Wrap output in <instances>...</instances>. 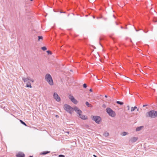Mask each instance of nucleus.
Returning a JSON list of instances; mask_svg holds the SVG:
<instances>
[{"instance_id": "9d476101", "label": "nucleus", "mask_w": 157, "mask_h": 157, "mask_svg": "<svg viewBox=\"0 0 157 157\" xmlns=\"http://www.w3.org/2000/svg\"><path fill=\"white\" fill-rule=\"evenodd\" d=\"M78 116L80 118L83 120H85L87 119V117L86 116L84 115H82V113L79 114Z\"/></svg>"}, {"instance_id": "473e14b6", "label": "nucleus", "mask_w": 157, "mask_h": 157, "mask_svg": "<svg viewBox=\"0 0 157 157\" xmlns=\"http://www.w3.org/2000/svg\"><path fill=\"white\" fill-rule=\"evenodd\" d=\"M96 54L98 56H99V55L98 54V53H96Z\"/></svg>"}, {"instance_id": "b1692460", "label": "nucleus", "mask_w": 157, "mask_h": 157, "mask_svg": "<svg viewBox=\"0 0 157 157\" xmlns=\"http://www.w3.org/2000/svg\"><path fill=\"white\" fill-rule=\"evenodd\" d=\"M125 77L127 78V80H128V81H129V80L132 81V80L131 79H130L128 78L127 77L125 76Z\"/></svg>"}, {"instance_id": "393cba45", "label": "nucleus", "mask_w": 157, "mask_h": 157, "mask_svg": "<svg viewBox=\"0 0 157 157\" xmlns=\"http://www.w3.org/2000/svg\"><path fill=\"white\" fill-rule=\"evenodd\" d=\"M135 110V109L134 108V107H132L131 108V112H133V111H134Z\"/></svg>"}, {"instance_id": "a18cd8bd", "label": "nucleus", "mask_w": 157, "mask_h": 157, "mask_svg": "<svg viewBox=\"0 0 157 157\" xmlns=\"http://www.w3.org/2000/svg\"><path fill=\"white\" fill-rule=\"evenodd\" d=\"M137 110V111H139V109H138Z\"/></svg>"}, {"instance_id": "a19ab883", "label": "nucleus", "mask_w": 157, "mask_h": 157, "mask_svg": "<svg viewBox=\"0 0 157 157\" xmlns=\"http://www.w3.org/2000/svg\"><path fill=\"white\" fill-rule=\"evenodd\" d=\"M143 71V70H142V71H140V72H142Z\"/></svg>"}, {"instance_id": "72a5a7b5", "label": "nucleus", "mask_w": 157, "mask_h": 157, "mask_svg": "<svg viewBox=\"0 0 157 157\" xmlns=\"http://www.w3.org/2000/svg\"><path fill=\"white\" fill-rule=\"evenodd\" d=\"M154 22H156V21H157V20H154Z\"/></svg>"}, {"instance_id": "2eb2a0df", "label": "nucleus", "mask_w": 157, "mask_h": 157, "mask_svg": "<svg viewBox=\"0 0 157 157\" xmlns=\"http://www.w3.org/2000/svg\"><path fill=\"white\" fill-rule=\"evenodd\" d=\"M86 105L88 107L91 108L92 107V106L88 102L86 101Z\"/></svg>"}, {"instance_id": "412c9836", "label": "nucleus", "mask_w": 157, "mask_h": 157, "mask_svg": "<svg viewBox=\"0 0 157 157\" xmlns=\"http://www.w3.org/2000/svg\"><path fill=\"white\" fill-rule=\"evenodd\" d=\"M41 49L43 51H45L47 49V48L45 47H43L41 48Z\"/></svg>"}, {"instance_id": "f8f14e48", "label": "nucleus", "mask_w": 157, "mask_h": 157, "mask_svg": "<svg viewBox=\"0 0 157 157\" xmlns=\"http://www.w3.org/2000/svg\"><path fill=\"white\" fill-rule=\"evenodd\" d=\"M144 128V126H142L140 127H138L136 128V132L139 131L143 129Z\"/></svg>"}, {"instance_id": "4be33fe9", "label": "nucleus", "mask_w": 157, "mask_h": 157, "mask_svg": "<svg viewBox=\"0 0 157 157\" xmlns=\"http://www.w3.org/2000/svg\"><path fill=\"white\" fill-rule=\"evenodd\" d=\"M43 37L42 36H38V40H40L42 39Z\"/></svg>"}, {"instance_id": "7c9ffc66", "label": "nucleus", "mask_w": 157, "mask_h": 157, "mask_svg": "<svg viewBox=\"0 0 157 157\" xmlns=\"http://www.w3.org/2000/svg\"><path fill=\"white\" fill-rule=\"evenodd\" d=\"M127 107H128V110H129V107L128 105Z\"/></svg>"}, {"instance_id": "39448f33", "label": "nucleus", "mask_w": 157, "mask_h": 157, "mask_svg": "<svg viewBox=\"0 0 157 157\" xmlns=\"http://www.w3.org/2000/svg\"><path fill=\"white\" fill-rule=\"evenodd\" d=\"M68 98L75 104L76 105L78 103V101L71 94L69 95H68Z\"/></svg>"}, {"instance_id": "49530a36", "label": "nucleus", "mask_w": 157, "mask_h": 157, "mask_svg": "<svg viewBox=\"0 0 157 157\" xmlns=\"http://www.w3.org/2000/svg\"><path fill=\"white\" fill-rule=\"evenodd\" d=\"M31 1H32L33 0H30Z\"/></svg>"}, {"instance_id": "bb28decb", "label": "nucleus", "mask_w": 157, "mask_h": 157, "mask_svg": "<svg viewBox=\"0 0 157 157\" xmlns=\"http://www.w3.org/2000/svg\"><path fill=\"white\" fill-rule=\"evenodd\" d=\"M83 87L85 88H86L87 87V86H86V84H83Z\"/></svg>"}, {"instance_id": "f3484780", "label": "nucleus", "mask_w": 157, "mask_h": 157, "mask_svg": "<svg viewBox=\"0 0 157 157\" xmlns=\"http://www.w3.org/2000/svg\"><path fill=\"white\" fill-rule=\"evenodd\" d=\"M103 135L105 137H107L109 135V134L107 132H106L104 133Z\"/></svg>"}, {"instance_id": "4c0bfd02", "label": "nucleus", "mask_w": 157, "mask_h": 157, "mask_svg": "<svg viewBox=\"0 0 157 157\" xmlns=\"http://www.w3.org/2000/svg\"><path fill=\"white\" fill-rule=\"evenodd\" d=\"M67 132L68 134H69V132Z\"/></svg>"}, {"instance_id": "a878e982", "label": "nucleus", "mask_w": 157, "mask_h": 157, "mask_svg": "<svg viewBox=\"0 0 157 157\" xmlns=\"http://www.w3.org/2000/svg\"><path fill=\"white\" fill-rule=\"evenodd\" d=\"M59 157H64L65 156L64 155H59Z\"/></svg>"}, {"instance_id": "c03bdc74", "label": "nucleus", "mask_w": 157, "mask_h": 157, "mask_svg": "<svg viewBox=\"0 0 157 157\" xmlns=\"http://www.w3.org/2000/svg\"><path fill=\"white\" fill-rule=\"evenodd\" d=\"M92 76H94V74H93Z\"/></svg>"}, {"instance_id": "f257e3e1", "label": "nucleus", "mask_w": 157, "mask_h": 157, "mask_svg": "<svg viewBox=\"0 0 157 157\" xmlns=\"http://www.w3.org/2000/svg\"><path fill=\"white\" fill-rule=\"evenodd\" d=\"M45 81L51 86L54 85V82L51 75L49 74H47L45 76Z\"/></svg>"}, {"instance_id": "f03ea898", "label": "nucleus", "mask_w": 157, "mask_h": 157, "mask_svg": "<svg viewBox=\"0 0 157 157\" xmlns=\"http://www.w3.org/2000/svg\"><path fill=\"white\" fill-rule=\"evenodd\" d=\"M146 116L147 117L155 118L157 117V111L155 110L150 111L146 113Z\"/></svg>"}, {"instance_id": "37998d69", "label": "nucleus", "mask_w": 157, "mask_h": 157, "mask_svg": "<svg viewBox=\"0 0 157 157\" xmlns=\"http://www.w3.org/2000/svg\"><path fill=\"white\" fill-rule=\"evenodd\" d=\"M154 85H155V86H157V85L154 84Z\"/></svg>"}, {"instance_id": "aec40b11", "label": "nucleus", "mask_w": 157, "mask_h": 157, "mask_svg": "<svg viewBox=\"0 0 157 157\" xmlns=\"http://www.w3.org/2000/svg\"><path fill=\"white\" fill-rule=\"evenodd\" d=\"M20 121L22 124L24 125L25 126H27V125L22 120H20Z\"/></svg>"}, {"instance_id": "ddd939ff", "label": "nucleus", "mask_w": 157, "mask_h": 157, "mask_svg": "<svg viewBox=\"0 0 157 157\" xmlns=\"http://www.w3.org/2000/svg\"><path fill=\"white\" fill-rule=\"evenodd\" d=\"M22 79L24 82H26L30 80V78L29 77L22 78Z\"/></svg>"}, {"instance_id": "cd10ccee", "label": "nucleus", "mask_w": 157, "mask_h": 157, "mask_svg": "<svg viewBox=\"0 0 157 157\" xmlns=\"http://www.w3.org/2000/svg\"><path fill=\"white\" fill-rule=\"evenodd\" d=\"M29 81H31V82H34V80L33 79H31L30 78V80H29Z\"/></svg>"}, {"instance_id": "20e7f679", "label": "nucleus", "mask_w": 157, "mask_h": 157, "mask_svg": "<svg viewBox=\"0 0 157 157\" xmlns=\"http://www.w3.org/2000/svg\"><path fill=\"white\" fill-rule=\"evenodd\" d=\"M63 108L65 110L70 114H71L72 113L73 108L70 105L65 104L64 105Z\"/></svg>"}, {"instance_id": "f704fd0d", "label": "nucleus", "mask_w": 157, "mask_h": 157, "mask_svg": "<svg viewBox=\"0 0 157 157\" xmlns=\"http://www.w3.org/2000/svg\"><path fill=\"white\" fill-rule=\"evenodd\" d=\"M96 78L98 80H99V79L97 78V76L96 77Z\"/></svg>"}, {"instance_id": "9b49d317", "label": "nucleus", "mask_w": 157, "mask_h": 157, "mask_svg": "<svg viewBox=\"0 0 157 157\" xmlns=\"http://www.w3.org/2000/svg\"><path fill=\"white\" fill-rule=\"evenodd\" d=\"M16 156L17 157H24L25 155L22 152H19L17 154Z\"/></svg>"}, {"instance_id": "79ce46f5", "label": "nucleus", "mask_w": 157, "mask_h": 157, "mask_svg": "<svg viewBox=\"0 0 157 157\" xmlns=\"http://www.w3.org/2000/svg\"><path fill=\"white\" fill-rule=\"evenodd\" d=\"M143 71V70H142V71H140V72H142Z\"/></svg>"}, {"instance_id": "5701e85b", "label": "nucleus", "mask_w": 157, "mask_h": 157, "mask_svg": "<svg viewBox=\"0 0 157 157\" xmlns=\"http://www.w3.org/2000/svg\"><path fill=\"white\" fill-rule=\"evenodd\" d=\"M47 52L48 53V54H50V55L52 54V52L50 51H47Z\"/></svg>"}, {"instance_id": "6e6552de", "label": "nucleus", "mask_w": 157, "mask_h": 157, "mask_svg": "<svg viewBox=\"0 0 157 157\" xmlns=\"http://www.w3.org/2000/svg\"><path fill=\"white\" fill-rule=\"evenodd\" d=\"M74 111H75L78 115L82 113V111L76 106L73 108V112Z\"/></svg>"}, {"instance_id": "2f4dec72", "label": "nucleus", "mask_w": 157, "mask_h": 157, "mask_svg": "<svg viewBox=\"0 0 157 157\" xmlns=\"http://www.w3.org/2000/svg\"><path fill=\"white\" fill-rule=\"evenodd\" d=\"M147 105H143V107H145Z\"/></svg>"}, {"instance_id": "e433bc0d", "label": "nucleus", "mask_w": 157, "mask_h": 157, "mask_svg": "<svg viewBox=\"0 0 157 157\" xmlns=\"http://www.w3.org/2000/svg\"><path fill=\"white\" fill-rule=\"evenodd\" d=\"M105 98H107V95H105Z\"/></svg>"}, {"instance_id": "6ab92c4d", "label": "nucleus", "mask_w": 157, "mask_h": 157, "mask_svg": "<svg viewBox=\"0 0 157 157\" xmlns=\"http://www.w3.org/2000/svg\"><path fill=\"white\" fill-rule=\"evenodd\" d=\"M49 153V151H45V152H43L42 154H43V155H45L47 154H48V153Z\"/></svg>"}, {"instance_id": "c756f323", "label": "nucleus", "mask_w": 157, "mask_h": 157, "mask_svg": "<svg viewBox=\"0 0 157 157\" xmlns=\"http://www.w3.org/2000/svg\"><path fill=\"white\" fill-rule=\"evenodd\" d=\"M92 89H90V92H92Z\"/></svg>"}, {"instance_id": "c9c22d12", "label": "nucleus", "mask_w": 157, "mask_h": 157, "mask_svg": "<svg viewBox=\"0 0 157 157\" xmlns=\"http://www.w3.org/2000/svg\"><path fill=\"white\" fill-rule=\"evenodd\" d=\"M94 157H97V156H96L95 155H94Z\"/></svg>"}, {"instance_id": "a211bd4d", "label": "nucleus", "mask_w": 157, "mask_h": 157, "mask_svg": "<svg viewBox=\"0 0 157 157\" xmlns=\"http://www.w3.org/2000/svg\"><path fill=\"white\" fill-rule=\"evenodd\" d=\"M116 103L117 104H119L120 105H122L124 104V103L123 102H121L119 101H117Z\"/></svg>"}, {"instance_id": "c85d7f7f", "label": "nucleus", "mask_w": 157, "mask_h": 157, "mask_svg": "<svg viewBox=\"0 0 157 157\" xmlns=\"http://www.w3.org/2000/svg\"><path fill=\"white\" fill-rule=\"evenodd\" d=\"M134 107V108L135 110L137 108V107L136 106H135V107Z\"/></svg>"}, {"instance_id": "8fccbe9b", "label": "nucleus", "mask_w": 157, "mask_h": 157, "mask_svg": "<svg viewBox=\"0 0 157 157\" xmlns=\"http://www.w3.org/2000/svg\"><path fill=\"white\" fill-rule=\"evenodd\" d=\"M132 81H133V80H132Z\"/></svg>"}, {"instance_id": "1a4fd4ad", "label": "nucleus", "mask_w": 157, "mask_h": 157, "mask_svg": "<svg viewBox=\"0 0 157 157\" xmlns=\"http://www.w3.org/2000/svg\"><path fill=\"white\" fill-rule=\"evenodd\" d=\"M138 139L137 137L133 136L130 138L129 140V142L131 143H135L137 141Z\"/></svg>"}, {"instance_id": "4468645a", "label": "nucleus", "mask_w": 157, "mask_h": 157, "mask_svg": "<svg viewBox=\"0 0 157 157\" xmlns=\"http://www.w3.org/2000/svg\"><path fill=\"white\" fill-rule=\"evenodd\" d=\"M26 87H29L30 88L32 87V86L31 85V83L29 82H28L26 83Z\"/></svg>"}, {"instance_id": "dca6fc26", "label": "nucleus", "mask_w": 157, "mask_h": 157, "mask_svg": "<svg viewBox=\"0 0 157 157\" xmlns=\"http://www.w3.org/2000/svg\"><path fill=\"white\" fill-rule=\"evenodd\" d=\"M121 136H125L126 135H127L128 133H127V132H122L121 133Z\"/></svg>"}, {"instance_id": "0eeeda50", "label": "nucleus", "mask_w": 157, "mask_h": 157, "mask_svg": "<svg viewBox=\"0 0 157 157\" xmlns=\"http://www.w3.org/2000/svg\"><path fill=\"white\" fill-rule=\"evenodd\" d=\"M92 118L97 123H99L101 120V117L98 116H93Z\"/></svg>"}, {"instance_id": "09e8293b", "label": "nucleus", "mask_w": 157, "mask_h": 157, "mask_svg": "<svg viewBox=\"0 0 157 157\" xmlns=\"http://www.w3.org/2000/svg\"><path fill=\"white\" fill-rule=\"evenodd\" d=\"M132 81H133V80H132Z\"/></svg>"}, {"instance_id": "423d86ee", "label": "nucleus", "mask_w": 157, "mask_h": 157, "mask_svg": "<svg viewBox=\"0 0 157 157\" xmlns=\"http://www.w3.org/2000/svg\"><path fill=\"white\" fill-rule=\"evenodd\" d=\"M53 98L57 102H59L61 100V98L58 94L56 92L53 93Z\"/></svg>"}, {"instance_id": "de8ad7c7", "label": "nucleus", "mask_w": 157, "mask_h": 157, "mask_svg": "<svg viewBox=\"0 0 157 157\" xmlns=\"http://www.w3.org/2000/svg\"><path fill=\"white\" fill-rule=\"evenodd\" d=\"M29 157H33L32 156H30Z\"/></svg>"}, {"instance_id": "58836bf2", "label": "nucleus", "mask_w": 157, "mask_h": 157, "mask_svg": "<svg viewBox=\"0 0 157 157\" xmlns=\"http://www.w3.org/2000/svg\"><path fill=\"white\" fill-rule=\"evenodd\" d=\"M121 68H123V67L122 66H121V67H120Z\"/></svg>"}, {"instance_id": "7ed1b4c3", "label": "nucleus", "mask_w": 157, "mask_h": 157, "mask_svg": "<svg viewBox=\"0 0 157 157\" xmlns=\"http://www.w3.org/2000/svg\"><path fill=\"white\" fill-rule=\"evenodd\" d=\"M106 111L109 115L112 117H114L116 116V113L115 112L110 108H106Z\"/></svg>"}, {"instance_id": "ea45409f", "label": "nucleus", "mask_w": 157, "mask_h": 157, "mask_svg": "<svg viewBox=\"0 0 157 157\" xmlns=\"http://www.w3.org/2000/svg\"><path fill=\"white\" fill-rule=\"evenodd\" d=\"M143 71V70H142V71H140V72H142Z\"/></svg>"}]
</instances>
